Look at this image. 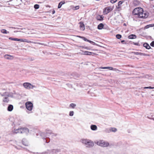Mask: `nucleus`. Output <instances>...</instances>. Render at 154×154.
Masks as SVG:
<instances>
[{
    "mask_svg": "<svg viewBox=\"0 0 154 154\" xmlns=\"http://www.w3.org/2000/svg\"><path fill=\"white\" fill-rule=\"evenodd\" d=\"M132 14L134 15H137L140 18H145L149 16V13L146 11H144L143 9L137 8L134 9L133 11Z\"/></svg>",
    "mask_w": 154,
    "mask_h": 154,
    "instance_id": "obj_1",
    "label": "nucleus"
},
{
    "mask_svg": "<svg viewBox=\"0 0 154 154\" xmlns=\"http://www.w3.org/2000/svg\"><path fill=\"white\" fill-rule=\"evenodd\" d=\"M80 142L88 148L92 147L94 146L93 141L88 139H82Z\"/></svg>",
    "mask_w": 154,
    "mask_h": 154,
    "instance_id": "obj_2",
    "label": "nucleus"
},
{
    "mask_svg": "<svg viewBox=\"0 0 154 154\" xmlns=\"http://www.w3.org/2000/svg\"><path fill=\"white\" fill-rule=\"evenodd\" d=\"M52 131L50 130H46L45 133H42L41 134V136H44L45 137H46V138L44 139V141L46 143H48L50 142V139L49 138L47 137L49 136L50 135L52 134Z\"/></svg>",
    "mask_w": 154,
    "mask_h": 154,
    "instance_id": "obj_3",
    "label": "nucleus"
},
{
    "mask_svg": "<svg viewBox=\"0 0 154 154\" xmlns=\"http://www.w3.org/2000/svg\"><path fill=\"white\" fill-rule=\"evenodd\" d=\"M96 143L98 145L103 147H106L108 146L109 145V143L108 142H106L103 140H100L97 142Z\"/></svg>",
    "mask_w": 154,
    "mask_h": 154,
    "instance_id": "obj_4",
    "label": "nucleus"
},
{
    "mask_svg": "<svg viewBox=\"0 0 154 154\" xmlns=\"http://www.w3.org/2000/svg\"><path fill=\"white\" fill-rule=\"evenodd\" d=\"M26 108L29 111H31L32 109L33 104L30 101L27 102L25 104Z\"/></svg>",
    "mask_w": 154,
    "mask_h": 154,
    "instance_id": "obj_5",
    "label": "nucleus"
},
{
    "mask_svg": "<svg viewBox=\"0 0 154 154\" xmlns=\"http://www.w3.org/2000/svg\"><path fill=\"white\" fill-rule=\"evenodd\" d=\"M113 8L110 7H107L105 8L103 11V13L104 14H107L109 12L112 11Z\"/></svg>",
    "mask_w": 154,
    "mask_h": 154,
    "instance_id": "obj_6",
    "label": "nucleus"
},
{
    "mask_svg": "<svg viewBox=\"0 0 154 154\" xmlns=\"http://www.w3.org/2000/svg\"><path fill=\"white\" fill-rule=\"evenodd\" d=\"M20 130L21 131V134L25 133L26 134H27L29 132V129L26 128H22V129Z\"/></svg>",
    "mask_w": 154,
    "mask_h": 154,
    "instance_id": "obj_7",
    "label": "nucleus"
},
{
    "mask_svg": "<svg viewBox=\"0 0 154 154\" xmlns=\"http://www.w3.org/2000/svg\"><path fill=\"white\" fill-rule=\"evenodd\" d=\"M4 57L5 59L9 60H12L14 59L13 56L7 54L5 55Z\"/></svg>",
    "mask_w": 154,
    "mask_h": 154,
    "instance_id": "obj_8",
    "label": "nucleus"
},
{
    "mask_svg": "<svg viewBox=\"0 0 154 154\" xmlns=\"http://www.w3.org/2000/svg\"><path fill=\"white\" fill-rule=\"evenodd\" d=\"M1 95L2 96H7L8 97H11V95L10 94V93H9L8 92H5L2 94H1L0 93Z\"/></svg>",
    "mask_w": 154,
    "mask_h": 154,
    "instance_id": "obj_9",
    "label": "nucleus"
},
{
    "mask_svg": "<svg viewBox=\"0 0 154 154\" xmlns=\"http://www.w3.org/2000/svg\"><path fill=\"white\" fill-rule=\"evenodd\" d=\"M134 53L136 55H143L144 56H149V55L148 54H145L143 53L138 52H134Z\"/></svg>",
    "mask_w": 154,
    "mask_h": 154,
    "instance_id": "obj_10",
    "label": "nucleus"
},
{
    "mask_svg": "<svg viewBox=\"0 0 154 154\" xmlns=\"http://www.w3.org/2000/svg\"><path fill=\"white\" fill-rule=\"evenodd\" d=\"M21 129H22V128H18L17 129H14L13 131V132L14 133H15V134H17V133H20L21 134V131L20 130Z\"/></svg>",
    "mask_w": 154,
    "mask_h": 154,
    "instance_id": "obj_11",
    "label": "nucleus"
},
{
    "mask_svg": "<svg viewBox=\"0 0 154 154\" xmlns=\"http://www.w3.org/2000/svg\"><path fill=\"white\" fill-rule=\"evenodd\" d=\"M96 19L98 20L102 21L103 19V17L102 15H98L96 17Z\"/></svg>",
    "mask_w": 154,
    "mask_h": 154,
    "instance_id": "obj_12",
    "label": "nucleus"
},
{
    "mask_svg": "<svg viewBox=\"0 0 154 154\" xmlns=\"http://www.w3.org/2000/svg\"><path fill=\"white\" fill-rule=\"evenodd\" d=\"M30 83L28 82H25L23 83V85L25 88L28 89Z\"/></svg>",
    "mask_w": 154,
    "mask_h": 154,
    "instance_id": "obj_13",
    "label": "nucleus"
},
{
    "mask_svg": "<svg viewBox=\"0 0 154 154\" xmlns=\"http://www.w3.org/2000/svg\"><path fill=\"white\" fill-rule=\"evenodd\" d=\"M123 2V1H121L118 2V5L116 6L117 9H119L121 7V5Z\"/></svg>",
    "mask_w": 154,
    "mask_h": 154,
    "instance_id": "obj_14",
    "label": "nucleus"
},
{
    "mask_svg": "<svg viewBox=\"0 0 154 154\" xmlns=\"http://www.w3.org/2000/svg\"><path fill=\"white\" fill-rule=\"evenodd\" d=\"M143 46L144 47L146 48L147 49H149L151 48L149 45L148 43H146L143 44Z\"/></svg>",
    "mask_w": 154,
    "mask_h": 154,
    "instance_id": "obj_15",
    "label": "nucleus"
},
{
    "mask_svg": "<svg viewBox=\"0 0 154 154\" xmlns=\"http://www.w3.org/2000/svg\"><path fill=\"white\" fill-rule=\"evenodd\" d=\"M91 128L92 130L95 131L97 130V127L95 125H92L91 126Z\"/></svg>",
    "mask_w": 154,
    "mask_h": 154,
    "instance_id": "obj_16",
    "label": "nucleus"
},
{
    "mask_svg": "<svg viewBox=\"0 0 154 154\" xmlns=\"http://www.w3.org/2000/svg\"><path fill=\"white\" fill-rule=\"evenodd\" d=\"M13 109V106L12 105H10L8 107V110L9 111H11Z\"/></svg>",
    "mask_w": 154,
    "mask_h": 154,
    "instance_id": "obj_17",
    "label": "nucleus"
},
{
    "mask_svg": "<svg viewBox=\"0 0 154 154\" xmlns=\"http://www.w3.org/2000/svg\"><path fill=\"white\" fill-rule=\"evenodd\" d=\"M103 24L102 23H100L98 25L97 29H101L103 28Z\"/></svg>",
    "mask_w": 154,
    "mask_h": 154,
    "instance_id": "obj_18",
    "label": "nucleus"
},
{
    "mask_svg": "<svg viewBox=\"0 0 154 154\" xmlns=\"http://www.w3.org/2000/svg\"><path fill=\"white\" fill-rule=\"evenodd\" d=\"M136 38V35L134 34H131L128 36V38L129 39H134Z\"/></svg>",
    "mask_w": 154,
    "mask_h": 154,
    "instance_id": "obj_19",
    "label": "nucleus"
},
{
    "mask_svg": "<svg viewBox=\"0 0 154 154\" xmlns=\"http://www.w3.org/2000/svg\"><path fill=\"white\" fill-rule=\"evenodd\" d=\"M65 3V2L64 1H63V2L61 1V2H60L59 3L58 7V8H60L61 7L62 5H63Z\"/></svg>",
    "mask_w": 154,
    "mask_h": 154,
    "instance_id": "obj_20",
    "label": "nucleus"
},
{
    "mask_svg": "<svg viewBox=\"0 0 154 154\" xmlns=\"http://www.w3.org/2000/svg\"><path fill=\"white\" fill-rule=\"evenodd\" d=\"M1 32L3 34H7V33H9V32H8L7 31V30L4 29H2L1 30Z\"/></svg>",
    "mask_w": 154,
    "mask_h": 154,
    "instance_id": "obj_21",
    "label": "nucleus"
},
{
    "mask_svg": "<svg viewBox=\"0 0 154 154\" xmlns=\"http://www.w3.org/2000/svg\"><path fill=\"white\" fill-rule=\"evenodd\" d=\"M36 87L35 85L30 83L28 89H33L34 88Z\"/></svg>",
    "mask_w": 154,
    "mask_h": 154,
    "instance_id": "obj_22",
    "label": "nucleus"
},
{
    "mask_svg": "<svg viewBox=\"0 0 154 154\" xmlns=\"http://www.w3.org/2000/svg\"><path fill=\"white\" fill-rule=\"evenodd\" d=\"M110 130L111 132H115L117 131V129L116 128H110Z\"/></svg>",
    "mask_w": 154,
    "mask_h": 154,
    "instance_id": "obj_23",
    "label": "nucleus"
},
{
    "mask_svg": "<svg viewBox=\"0 0 154 154\" xmlns=\"http://www.w3.org/2000/svg\"><path fill=\"white\" fill-rule=\"evenodd\" d=\"M80 27L81 30H84L85 29V26L83 23H81Z\"/></svg>",
    "mask_w": 154,
    "mask_h": 154,
    "instance_id": "obj_24",
    "label": "nucleus"
},
{
    "mask_svg": "<svg viewBox=\"0 0 154 154\" xmlns=\"http://www.w3.org/2000/svg\"><path fill=\"white\" fill-rule=\"evenodd\" d=\"M9 99L8 97H5L3 98V101L5 103H8L9 101Z\"/></svg>",
    "mask_w": 154,
    "mask_h": 154,
    "instance_id": "obj_25",
    "label": "nucleus"
},
{
    "mask_svg": "<svg viewBox=\"0 0 154 154\" xmlns=\"http://www.w3.org/2000/svg\"><path fill=\"white\" fill-rule=\"evenodd\" d=\"M153 26H154V24H151L148 25L146 26H145V29H148L149 27H153Z\"/></svg>",
    "mask_w": 154,
    "mask_h": 154,
    "instance_id": "obj_26",
    "label": "nucleus"
},
{
    "mask_svg": "<svg viewBox=\"0 0 154 154\" xmlns=\"http://www.w3.org/2000/svg\"><path fill=\"white\" fill-rule=\"evenodd\" d=\"M108 69L110 70H114V71H119L118 69L116 68H114L111 67H109Z\"/></svg>",
    "mask_w": 154,
    "mask_h": 154,
    "instance_id": "obj_27",
    "label": "nucleus"
},
{
    "mask_svg": "<svg viewBox=\"0 0 154 154\" xmlns=\"http://www.w3.org/2000/svg\"><path fill=\"white\" fill-rule=\"evenodd\" d=\"M60 151V149H53L52 151V152H54L55 153H57L58 152H59Z\"/></svg>",
    "mask_w": 154,
    "mask_h": 154,
    "instance_id": "obj_28",
    "label": "nucleus"
},
{
    "mask_svg": "<svg viewBox=\"0 0 154 154\" xmlns=\"http://www.w3.org/2000/svg\"><path fill=\"white\" fill-rule=\"evenodd\" d=\"M76 106L75 104L74 103H72L70 105L69 107H71L72 108H74Z\"/></svg>",
    "mask_w": 154,
    "mask_h": 154,
    "instance_id": "obj_29",
    "label": "nucleus"
},
{
    "mask_svg": "<svg viewBox=\"0 0 154 154\" xmlns=\"http://www.w3.org/2000/svg\"><path fill=\"white\" fill-rule=\"evenodd\" d=\"M84 53L83 54L85 55H91V54L92 53V52H88V51H85L84 52Z\"/></svg>",
    "mask_w": 154,
    "mask_h": 154,
    "instance_id": "obj_30",
    "label": "nucleus"
},
{
    "mask_svg": "<svg viewBox=\"0 0 154 154\" xmlns=\"http://www.w3.org/2000/svg\"><path fill=\"white\" fill-rule=\"evenodd\" d=\"M116 38L118 39H120L122 37V35L120 34H117L116 35Z\"/></svg>",
    "mask_w": 154,
    "mask_h": 154,
    "instance_id": "obj_31",
    "label": "nucleus"
},
{
    "mask_svg": "<svg viewBox=\"0 0 154 154\" xmlns=\"http://www.w3.org/2000/svg\"><path fill=\"white\" fill-rule=\"evenodd\" d=\"M74 112L73 111H70L69 112V116H73L74 115Z\"/></svg>",
    "mask_w": 154,
    "mask_h": 154,
    "instance_id": "obj_32",
    "label": "nucleus"
},
{
    "mask_svg": "<svg viewBox=\"0 0 154 154\" xmlns=\"http://www.w3.org/2000/svg\"><path fill=\"white\" fill-rule=\"evenodd\" d=\"M39 6L38 4H35L34 5V8L35 9H38L39 8Z\"/></svg>",
    "mask_w": 154,
    "mask_h": 154,
    "instance_id": "obj_33",
    "label": "nucleus"
},
{
    "mask_svg": "<svg viewBox=\"0 0 154 154\" xmlns=\"http://www.w3.org/2000/svg\"><path fill=\"white\" fill-rule=\"evenodd\" d=\"M144 89H153L154 88V87H152L151 86L145 87L144 88Z\"/></svg>",
    "mask_w": 154,
    "mask_h": 154,
    "instance_id": "obj_34",
    "label": "nucleus"
},
{
    "mask_svg": "<svg viewBox=\"0 0 154 154\" xmlns=\"http://www.w3.org/2000/svg\"><path fill=\"white\" fill-rule=\"evenodd\" d=\"M9 39L11 40L17 41V38H13L12 37H9Z\"/></svg>",
    "mask_w": 154,
    "mask_h": 154,
    "instance_id": "obj_35",
    "label": "nucleus"
},
{
    "mask_svg": "<svg viewBox=\"0 0 154 154\" xmlns=\"http://www.w3.org/2000/svg\"><path fill=\"white\" fill-rule=\"evenodd\" d=\"M23 42H26L28 43H31V41H28V40L25 39H23Z\"/></svg>",
    "mask_w": 154,
    "mask_h": 154,
    "instance_id": "obj_36",
    "label": "nucleus"
},
{
    "mask_svg": "<svg viewBox=\"0 0 154 154\" xmlns=\"http://www.w3.org/2000/svg\"><path fill=\"white\" fill-rule=\"evenodd\" d=\"M82 39L85 41H86L89 42V40L87 39L85 37H83Z\"/></svg>",
    "mask_w": 154,
    "mask_h": 154,
    "instance_id": "obj_37",
    "label": "nucleus"
},
{
    "mask_svg": "<svg viewBox=\"0 0 154 154\" xmlns=\"http://www.w3.org/2000/svg\"><path fill=\"white\" fill-rule=\"evenodd\" d=\"M22 143L23 145L25 146H28V144L27 143H26L24 142L23 140H22Z\"/></svg>",
    "mask_w": 154,
    "mask_h": 154,
    "instance_id": "obj_38",
    "label": "nucleus"
},
{
    "mask_svg": "<svg viewBox=\"0 0 154 154\" xmlns=\"http://www.w3.org/2000/svg\"><path fill=\"white\" fill-rule=\"evenodd\" d=\"M89 42L94 45H96V44L95 42L89 40Z\"/></svg>",
    "mask_w": 154,
    "mask_h": 154,
    "instance_id": "obj_39",
    "label": "nucleus"
},
{
    "mask_svg": "<svg viewBox=\"0 0 154 154\" xmlns=\"http://www.w3.org/2000/svg\"><path fill=\"white\" fill-rule=\"evenodd\" d=\"M105 132L106 133H109L111 132L110 130V128L109 129H107L105 130Z\"/></svg>",
    "mask_w": 154,
    "mask_h": 154,
    "instance_id": "obj_40",
    "label": "nucleus"
},
{
    "mask_svg": "<svg viewBox=\"0 0 154 154\" xmlns=\"http://www.w3.org/2000/svg\"><path fill=\"white\" fill-rule=\"evenodd\" d=\"M51 137L53 138L54 137H55L57 136V134L53 133H52V134H51Z\"/></svg>",
    "mask_w": 154,
    "mask_h": 154,
    "instance_id": "obj_41",
    "label": "nucleus"
},
{
    "mask_svg": "<svg viewBox=\"0 0 154 154\" xmlns=\"http://www.w3.org/2000/svg\"><path fill=\"white\" fill-rule=\"evenodd\" d=\"M109 67H99L100 69H108Z\"/></svg>",
    "mask_w": 154,
    "mask_h": 154,
    "instance_id": "obj_42",
    "label": "nucleus"
},
{
    "mask_svg": "<svg viewBox=\"0 0 154 154\" xmlns=\"http://www.w3.org/2000/svg\"><path fill=\"white\" fill-rule=\"evenodd\" d=\"M150 45L154 47V41H152L150 44Z\"/></svg>",
    "mask_w": 154,
    "mask_h": 154,
    "instance_id": "obj_43",
    "label": "nucleus"
},
{
    "mask_svg": "<svg viewBox=\"0 0 154 154\" xmlns=\"http://www.w3.org/2000/svg\"><path fill=\"white\" fill-rule=\"evenodd\" d=\"M117 0H111L110 2L112 3H114L116 2Z\"/></svg>",
    "mask_w": 154,
    "mask_h": 154,
    "instance_id": "obj_44",
    "label": "nucleus"
},
{
    "mask_svg": "<svg viewBox=\"0 0 154 154\" xmlns=\"http://www.w3.org/2000/svg\"><path fill=\"white\" fill-rule=\"evenodd\" d=\"M17 41L23 42V39L17 38Z\"/></svg>",
    "mask_w": 154,
    "mask_h": 154,
    "instance_id": "obj_45",
    "label": "nucleus"
},
{
    "mask_svg": "<svg viewBox=\"0 0 154 154\" xmlns=\"http://www.w3.org/2000/svg\"><path fill=\"white\" fill-rule=\"evenodd\" d=\"M75 8L76 10L78 9L79 8V6H76Z\"/></svg>",
    "mask_w": 154,
    "mask_h": 154,
    "instance_id": "obj_46",
    "label": "nucleus"
},
{
    "mask_svg": "<svg viewBox=\"0 0 154 154\" xmlns=\"http://www.w3.org/2000/svg\"><path fill=\"white\" fill-rule=\"evenodd\" d=\"M37 44H39V45H45L43 43L38 42V43H37Z\"/></svg>",
    "mask_w": 154,
    "mask_h": 154,
    "instance_id": "obj_47",
    "label": "nucleus"
},
{
    "mask_svg": "<svg viewBox=\"0 0 154 154\" xmlns=\"http://www.w3.org/2000/svg\"><path fill=\"white\" fill-rule=\"evenodd\" d=\"M134 44L136 45H139V43H134Z\"/></svg>",
    "mask_w": 154,
    "mask_h": 154,
    "instance_id": "obj_48",
    "label": "nucleus"
},
{
    "mask_svg": "<svg viewBox=\"0 0 154 154\" xmlns=\"http://www.w3.org/2000/svg\"><path fill=\"white\" fill-rule=\"evenodd\" d=\"M125 40H122L121 41V43L123 44H125Z\"/></svg>",
    "mask_w": 154,
    "mask_h": 154,
    "instance_id": "obj_49",
    "label": "nucleus"
},
{
    "mask_svg": "<svg viewBox=\"0 0 154 154\" xmlns=\"http://www.w3.org/2000/svg\"><path fill=\"white\" fill-rule=\"evenodd\" d=\"M77 37H78L80 38H82H82L83 37H82V36H78V35L77 36Z\"/></svg>",
    "mask_w": 154,
    "mask_h": 154,
    "instance_id": "obj_50",
    "label": "nucleus"
},
{
    "mask_svg": "<svg viewBox=\"0 0 154 154\" xmlns=\"http://www.w3.org/2000/svg\"><path fill=\"white\" fill-rule=\"evenodd\" d=\"M55 13V11L54 10L52 11V14H54V13Z\"/></svg>",
    "mask_w": 154,
    "mask_h": 154,
    "instance_id": "obj_51",
    "label": "nucleus"
},
{
    "mask_svg": "<svg viewBox=\"0 0 154 154\" xmlns=\"http://www.w3.org/2000/svg\"><path fill=\"white\" fill-rule=\"evenodd\" d=\"M82 48H85V49H87L88 50L89 49L88 48V47H82Z\"/></svg>",
    "mask_w": 154,
    "mask_h": 154,
    "instance_id": "obj_52",
    "label": "nucleus"
},
{
    "mask_svg": "<svg viewBox=\"0 0 154 154\" xmlns=\"http://www.w3.org/2000/svg\"><path fill=\"white\" fill-rule=\"evenodd\" d=\"M10 28H12V29H17V28L13 27H10Z\"/></svg>",
    "mask_w": 154,
    "mask_h": 154,
    "instance_id": "obj_53",
    "label": "nucleus"
},
{
    "mask_svg": "<svg viewBox=\"0 0 154 154\" xmlns=\"http://www.w3.org/2000/svg\"><path fill=\"white\" fill-rule=\"evenodd\" d=\"M14 146V147L16 148V149H20V148H17V146Z\"/></svg>",
    "mask_w": 154,
    "mask_h": 154,
    "instance_id": "obj_54",
    "label": "nucleus"
},
{
    "mask_svg": "<svg viewBox=\"0 0 154 154\" xmlns=\"http://www.w3.org/2000/svg\"><path fill=\"white\" fill-rule=\"evenodd\" d=\"M18 32V31H14V32Z\"/></svg>",
    "mask_w": 154,
    "mask_h": 154,
    "instance_id": "obj_55",
    "label": "nucleus"
},
{
    "mask_svg": "<svg viewBox=\"0 0 154 154\" xmlns=\"http://www.w3.org/2000/svg\"><path fill=\"white\" fill-rule=\"evenodd\" d=\"M26 151H28L29 152V150H28V149H26Z\"/></svg>",
    "mask_w": 154,
    "mask_h": 154,
    "instance_id": "obj_56",
    "label": "nucleus"
},
{
    "mask_svg": "<svg viewBox=\"0 0 154 154\" xmlns=\"http://www.w3.org/2000/svg\"><path fill=\"white\" fill-rule=\"evenodd\" d=\"M124 25H126L125 23H124Z\"/></svg>",
    "mask_w": 154,
    "mask_h": 154,
    "instance_id": "obj_57",
    "label": "nucleus"
},
{
    "mask_svg": "<svg viewBox=\"0 0 154 154\" xmlns=\"http://www.w3.org/2000/svg\"><path fill=\"white\" fill-rule=\"evenodd\" d=\"M3 90H5V88H4V89H3Z\"/></svg>",
    "mask_w": 154,
    "mask_h": 154,
    "instance_id": "obj_58",
    "label": "nucleus"
}]
</instances>
